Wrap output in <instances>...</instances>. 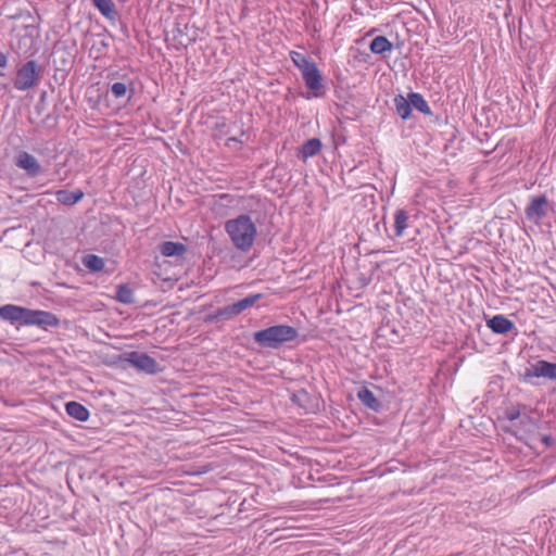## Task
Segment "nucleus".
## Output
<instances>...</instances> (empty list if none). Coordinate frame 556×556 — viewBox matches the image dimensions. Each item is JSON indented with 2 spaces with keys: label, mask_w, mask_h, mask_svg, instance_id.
Returning <instances> with one entry per match:
<instances>
[{
  "label": "nucleus",
  "mask_w": 556,
  "mask_h": 556,
  "mask_svg": "<svg viewBox=\"0 0 556 556\" xmlns=\"http://www.w3.org/2000/svg\"><path fill=\"white\" fill-rule=\"evenodd\" d=\"M358 400L363 405L374 412H380L382 403L376 397V395L366 387H363L357 393Z\"/></svg>",
  "instance_id": "obj_14"
},
{
  "label": "nucleus",
  "mask_w": 556,
  "mask_h": 556,
  "mask_svg": "<svg viewBox=\"0 0 556 556\" xmlns=\"http://www.w3.org/2000/svg\"><path fill=\"white\" fill-rule=\"evenodd\" d=\"M64 409L70 415V409H71L70 402L64 404Z\"/></svg>",
  "instance_id": "obj_35"
},
{
  "label": "nucleus",
  "mask_w": 556,
  "mask_h": 556,
  "mask_svg": "<svg viewBox=\"0 0 556 556\" xmlns=\"http://www.w3.org/2000/svg\"><path fill=\"white\" fill-rule=\"evenodd\" d=\"M298 336V330L292 326L275 325L254 332L253 340L262 348L278 349L283 343L293 341Z\"/></svg>",
  "instance_id": "obj_3"
},
{
  "label": "nucleus",
  "mask_w": 556,
  "mask_h": 556,
  "mask_svg": "<svg viewBox=\"0 0 556 556\" xmlns=\"http://www.w3.org/2000/svg\"><path fill=\"white\" fill-rule=\"evenodd\" d=\"M302 77L304 79L306 87L309 90L314 91L315 96L318 97L319 93L317 91L319 89H321L323 84H321V75H320V72H319L316 63H314L307 70H305L302 73Z\"/></svg>",
  "instance_id": "obj_11"
},
{
  "label": "nucleus",
  "mask_w": 556,
  "mask_h": 556,
  "mask_svg": "<svg viewBox=\"0 0 556 556\" xmlns=\"http://www.w3.org/2000/svg\"><path fill=\"white\" fill-rule=\"evenodd\" d=\"M369 49L374 54H383L390 52L393 45L386 36H377L371 40Z\"/></svg>",
  "instance_id": "obj_18"
},
{
  "label": "nucleus",
  "mask_w": 556,
  "mask_h": 556,
  "mask_svg": "<svg viewBox=\"0 0 556 556\" xmlns=\"http://www.w3.org/2000/svg\"><path fill=\"white\" fill-rule=\"evenodd\" d=\"M81 262L91 273L102 271L105 266L104 260L96 254L83 256Z\"/></svg>",
  "instance_id": "obj_21"
},
{
  "label": "nucleus",
  "mask_w": 556,
  "mask_h": 556,
  "mask_svg": "<svg viewBox=\"0 0 556 556\" xmlns=\"http://www.w3.org/2000/svg\"><path fill=\"white\" fill-rule=\"evenodd\" d=\"M486 326L496 334H506L516 329L515 324L502 314L486 319Z\"/></svg>",
  "instance_id": "obj_10"
},
{
  "label": "nucleus",
  "mask_w": 556,
  "mask_h": 556,
  "mask_svg": "<svg viewBox=\"0 0 556 556\" xmlns=\"http://www.w3.org/2000/svg\"><path fill=\"white\" fill-rule=\"evenodd\" d=\"M124 359L138 370L146 374L154 375L160 371L159 363L147 353L132 351L126 353Z\"/></svg>",
  "instance_id": "obj_7"
},
{
  "label": "nucleus",
  "mask_w": 556,
  "mask_h": 556,
  "mask_svg": "<svg viewBox=\"0 0 556 556\" xmlns=\"http://www.w3.org/2000/svg\"><path fill=\"white\" fill-rule=\"evenodd\" d=\"M291 401L298 406L306 408L309 402V395L306 390L301 389L292 394Z\"/></svg>",
  "instance_id": "obj_25"
},
{
  "label": "nucleus",
  "mask_w": 556,
  "mask_h": 556,
  "mask_svg": "<svg viewBox=\"0 0 556 556\" xmlns=\"http://www.w3.org/2000/svg\"><path fill=\"white\" fill-rule=\"evenodd\" d=\"M393 101H394L395 110H396V113L399 114V116L402 119H407L412 114V105H410V100L408 99V97L405 98L402 94H397L394 97Z\"/></svg>",
  "instance_id": "obj_19"
},
{
  "label": "nucleus",
  "mask_w": 556,
  "mask_h": 556,
  "mask_svg": "<svg viewBox=\"0 0 556 556\" xmlns=\"http://www.w3.org/2000/svg\"><path fill=\"white\" fill-rule=\"evenodd\" d=\"M89 416V410L84 405L72 401V418L79 421H86L88 420Z\"/></svg>",
  "instance_id": "obj_24"
},
{
  "label": "nucleus",
  "mask_w": 556,
  "mask_h": 556,
  "mask_svg": "<svg viewBox=\"0 0 556 556\" xmlns=\"http://www.w3.org/2000/svg\"><path fill=\"white\" fill-rule=\"evenodd\" d=\"M65 482L70 486V473H65Z\"/></svg>",
  "instance_id": "obj_36"
},
{
  "label": "nucleus",
  "mask_w": 556,
  "mask_h": 556,
  "mask_svg": "<svg viewBox=\"0 0 556 556\" xmlns=\"http://www.w3.org/2000/svg\"><path fill=\"white\" fill-rule=\"evenodd\" d=\"M173 34L174 40L182 47H187L197 40V31L193 27H190L188 23L181 24L180 22H177Z\"/></svg>",
  "instance_id": "obj_9"
},
{
  "label": "nucleus",
  "mask_w": 556,
  "mask_h": 556,
  "mask_svg": "<svg viewBox=\"0 0 556 556\" xmlns=\"http://www.w3.org/2000/svg\"><path fill=\"white\" fill-rule=\"evenodd\" d=\"M0 318L12 325L37 326L45 330L60 324L59 318L50 312L30 309L14 304L0 306Z\"/></svg>",
  "instance_id": "obj_1"
},
{
  "label": "nucleus",
  "mask_w": 556,
  "mask_h": 556,
  "mask_svg": "<svg viewBox=\"0 0 556 556\" xmlns=\"http://www.w3.org/2000/svg\"><path fill=\"white\" fill-rule=\"evenodd\" d=\"M534 370H535V364H531L530 367H527L525 369V372L520 375L521 377V380L523 382H527V383H532V378H535V375H534Z\"/></svg>",
  "instance_id": "obj_28"
},
{
  "label": "nucleus",
  "mask_w": 556,
  "mask_h": 556,
  "mask_svg": "<svg viewBox=\"0 0 556 556\" xmlns=\"http://www.w3.org/2000/svg\"><path fill=\"white\" fill-rule=\"evenodd\" d=\"M408 213L404 208H399L394 213V236L402 237L408 227Z\"/></svg>",
  "instance_id": "obj_17"
},
{
  "label": "nucleus",
  "mask_w": 556,
  "mask_h": 556,
  "mask_svg": "<svg viewBox=\"0 0 556 556\" xmlns=\"http://www.w3.org/2000/svg\"><path fill=\"white\" fill-rule=\"evenodd\" d=\"M541 441L546 447H549L554 444V439L549 434L542 435Z\"/></svg>",
  "instance_id": "obj_32"
},
{
  "label": "nucleus",
  "mask_w": 556,
  "mask_h": 556,
  "mask_svg": "<svg viewBox=\"0 0 556 556\" xmlns=\"http://www.w3.org/2000/svg\"><path fill=\"white\" fill-rule=\"evenodd\" d=\"M56 195H58V200H59L61 203H63V204H65V205L70 204V191H67V190H60V191L56 193Z\"/></svg>",
  "instance_id": "obj_30"
},
{
  "label": "nucleus",
  "mask_w": 556,
  "mask_h": 556,
  "mask_svg": "<svg viewBox=\"0 0 556 556\" xmlns=\"http://www.w3.org/2000/svg\"><path fill=\"white\" fill-rule=\"evenodd\" d=\"M8 64L7 55L0 51V67H5Z\"/></svg>",
  "instance_id": "obj_33"
},
{
  "label": "nucleus",
  "mask_w": 556,
  "mask_h": 556,
  "mask_svg": "<svg viewBox=\"0 0 556 556\" xmlns=\"http://www.w3.org/2000/svg\"><path fill=\"white\" fill-rule=\"evenodd\" d=\"M110 90L116 99H121V98L126 97L127 91H128V86L126 83L116 81V83L112 84Z\"/></svg>",
  "instance_id": "obj_26"
},
{
  "label": "nucleus",
  "mask_w": 556,
  "mask_h": 556,
  "mask_svg": "<svg viewBox=\"0 0 556 556\" xmlns=\"http://www.w3.org/2000/svg\"><path fill=\"white\" fill-rule=\"evenodd\" d=\"M160 252L166 257H181L187 252V247L181 242L165 241L160 245Z\"/></svg>",
  "instance_id": "obj_15"
},
{
  "label": "nucleus",
  "mask_w": 556,
  "mask_h": 556,
  "mask_svg": "<svg viewBox=\"0 0 556 556\" xmlns=\"http://www.w3.org/2000/svg\"><path fill=\"white\" fill-rule=\"evenodd\" d=\"M92 3L109 21L115 22L117 20L118 12L113 0H92Z\"/></svg>",
  "instance_id": "obj_16"
},
{
  "label": "nucleus",
  "mask_w": 556,
  "mask_h": 556,
  "mask_svg": "<svg viewBox=\"0 0 556 556\" xmlns=\"http://www.w3.org/2000/svg\"><path fill=\"white\" fill-rule=\"evenodd\" d=\"M520 407H526L525 405H518L517 407H510V408H507L505 410V417L510 420V421H514L516 419H518L521 415V412H520Z\"/></svg>",
  "instance_id": "obj_27"
},
{
  "label": "nucleus",
  "mask_w": 556,
  "mask_h": 556,
  "mask_svg": "<svg viewBox=\"0 0 556 556\" xmlns=\"http://www.w3.org/2000/svg\"><path fill=\"white\" fill-rule=\"evenodd\" d=\"M119 1L125 3V2H127L128 0H119Z\"/></svg>",
  "instance_id": "obj_37"
},
{
  "label": "nucleus",
  "mask_w": 556,
  "mask_h": 556,
  "mask_svg": "<svg viewBox=\"0 0 556 556\" xmlns=\"http://www.w3.org/2000/svg\"><path fill=\"white\" fill-rule=\"evenodd\" d=\"M323 143L318 138H311L306 140L298 150V157L302 161H306L309 157L315 156L321 150Z\"/></svg>",
  "instance_id": "obj_12"
},
{
  "label": "nucleus",
  "mask_w": 556,
  "mask_h": 556,
  "mask_svg": "<svg viewBox=\"0 0 556 556\" xmlns=\"http://www.w3.org/2000/svg\"><path fill=\"white\" fill-rule=\"evenodd\" d=\"M408 99L410 100L412 108H415L425 115H432V111L422 94L412 91L408 93Z\"/></svg>",
  "instance_id": "obj_20"
},
{
  "label": "nucleus",
  "mask_w": 556,
  "mask_h": 556,
  "mask_svg": "<svg viewBox=\"0 0 556 556\" xmlns=\"http://www.w3.org/2000/svg\"><path fill=\"white\" fill-rule=\"evenodd\" d=\"M230 142H239L238 138L236 137H230L228 140H227V144L229 146Z\"/></svg>",
  "instance_id": "obj_34"
},
{
  "label": "nucleus",
  "mask_w": 556,
  "mask_h": 556,
  "mask_svg": "<svg viewBox=\"0 0 556 556\" xmlns=\"http://www.w3.org/2000/svg\"><path fill=\"white\" fill-rule=\"evenodd\" d=\"M43 68L35 61L29 60L16 72L14 88L21 91L28 90L39 84Z\"/></svg>",
  "instance_id": "obj_4"
},
{
  "label": "nucleus",
  "mask_w": 556,
  "mask_h": 556,
  "mask_svg": "<svg viewBox=\"0 0 556 556\" xmlns=\"http://www.w3.org/2000/svg\"><path fill=\"white\" fill-rule=\"evenodd\" d=\"M553 210L554 205L547 197L540 194L530 198L529 204L525 208V215L529 222L539 225Z\"/></svg>",
  "instance_id": "obj_6"
},
{
  "label": "nucleus",
  "mask_w": 556,
  "mask_h": 556,
  "mask_svg": "<svg viewBox=\"0 0 556 556\" xmlns=\"http://www.w3.org/2000/svg\"><path fill=\"white\" fill-rule=\"evenodd\" d=\"M535 378H545L556 382V363L539 359L535 363Z\"/></svg>",
  "instance_id": "obj_13"
},
{
  "label": "nucleus",
  "mask_w": 556,
  "mask_h": 556,
  "mask_svg": "<svg viewBox=\"0 0 556 556\" xmlns=\"http://www.w3.org/2000/svg\"><path fill=\"white\" fill-rule=\"evenodd\" d=\"M15 165L24 169L28 176L37 177L41 172L42 167L38 160L26 151H21L15 156Z\"/></svg>",
  "instance_id": "obj_8"
},
{
  "label": "nucleus",
  "mask_w": 556,
  "mask_h": 556,
  "mask_svg": "<svg viewBox=\"0 0 556 556\" xmlns=\"http://www.w3.org/2000/svg\"><path fill=\"white\" fill-rule=\"evenodd\" d=\"M262 296V293L248 295L247 298L241 299L230 305L218 308L214 314L208 315L206 320H226L232 316H237L245 309L252 307Z\"/></svg>",
  "instance_id": "obj_5"
},
{
  "label": "nucleus",
  "mask_w": 556,
  "mask_h": 556,
  "mask_svg": "<svg viewBox=\"0 0 556 556\" xmlns=\"http://www.w3.org/2000/svg\"><path fill=\"white\" fill-rule=\"evenodd\" d=\"M291 59L294 65L300 70L301 74L315 63L312 58L294 51L291 52Z\"/></svg>",
  "instance_id": "obj_23"
},
{
  "label": "nucleus",
  "mask_w": 556,
  "mask_h": 556,
  "mask_svg": "<svg viewBox=\"0 0 556 556\" xmlns=\"http://www.w3.org/2000/svg\"><path fill=\"white\" fill-rule=\"evenodd\" d=\"M225 231L229 236L233 247L243 252H249L257 236V229L249 214H240L225 223Z\"/></svg>",
  "instance_id": "obj_2"
},
{
  "label": "nucleus",
  "mask_w": 556,
  "mask_h": 556,
  "mask_svg": "<svg viewBox=\"0 0 556 556\" xmlns=\"http://www.w3.org/2000/svg\"><path fill=\"white\" fill-rule=\"evenodd\" d=\"M65 54L66 52L64 50H62L61 48H56L53 52H52V58H53V62L54 64H65Z\"/></svg>",
  "instance_id": "obj_29"
},
{
  "label": "nucleus",
  "mask_w": 556,
  "mask_h": 556,
  "mask_svg": "<svg viewBox=\"0 0 556 556\" xmlns=\"http://www.w3.org/2000/svg\"><path fill=\"white\" fill-rule=\"evenodd\" d=\"M84 198V192L80 189L72 191V205L76 204Z\"/></svg>",
  "instance_id": "obj_31"
},
{
  "label": "nucleus",
  "mask_w": 556,
  "mask_h": 556,
  "mask_svg": "<svg viewBox=\"0 0 556 556\" xmlns=\"http://www.w3.org/2000/svg\"><path fill=\"white\" fill-rule=\"evenodd\" d=\"M115 300L123 304H132L135 302L134 291L127 283L116 287Z\"/></svg>",
  "instance_id": "obj_22"
}]
</instances>
